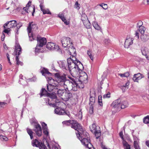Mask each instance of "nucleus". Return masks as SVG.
Returning a JSON list of instances; mask_svg holds the SVG:
<instances>
[{
	"label": "nucleus",
	"instance_id": "obj_51",
	"mask_svg": "<svg viewBox=\"0 0 149 149\" xmlns=\"http://www.w3.org/2000/svg\"><path fill=\"white\" fill-rule=\"evenodd\" d=\"M22 25V23L21 22H19L17 24L16 26H17V32H18V29H19Z\"/></svg>",
	"mask_w": 149,
	"mask_h": 149
},
{
	"label": "nucleus",
	"instance_id": "obj_6",
	"mask_svg": "<svg viewBox=\"0 0 149 149\" xmlns=\"http://www.w3.org/2000/svg\"><path fill=\"white\" fill-rule=\"evenodd\" d=\"M66 76V74H60L58 73L55 74L56 79L57 80L59 85L61 86L64 85L65 82L67 80Z\"/></svg>",
	"mask_w": 149,
	"mask_h": 149
},
{
	"label": "nucleus",
	"instance_id": "obj_23",
	"mask_svg": "<svg viewBox=\"0 0 149 149\" xmlns=\"http://www.w3.org/2000/svg\"><path fill=\"white\" fill-rule=\"evenodd\" d=\"M133 40L134 39L133 38H127L125 42V48H128L130 45L133 44Z\"/></svg>",
	"mask_w": 149,
	"mask_h": 149
},
{
	"label": "nucleus",
	"instance_id": "obj_48",
	"mask_svg": "<svg viewBox=\"0 0 149 149\" xmlns=\"http://www.w3.org/2000/svg\"><path fill=\"white\" fill-rule=\"evenodd\" d=\"M68 77L69 79V80L70 81H71L72 83L74 84L76 82V81L75 80V79L73 78L70 77L68 76Z\"/></svg>",
	"mask_w": 149,
	"mask_h": 149
},
{
	"label": "nucleus",
	"instance_id": "obj_49",
	"mask_svg": "<svg viewBox=\"0 0 149 149\" xmlns=\"http://www.w3.org/2000/svg\"><path fill=\"white\" fill-rule=\"evenodd\" d=\"M93 105H91L90 107L89 112L91 114H92L93 113Z\"/></svg>",
	"mask_w": 149,
	"mask_h": 149
},
{
	"label": "nucleus",
	"instance_id": "obj_22",
	"mask_svg": "<svg viewBox=\"0 0 149 149\" xmlns=\"http://www.w3.org/2000/svg\"><path fill=\"white\" fill-rule=\"evenodd\" d=\"M64 94L62 98L65 101H68L72 97V94L71 93L67 92L66 91Z\"/></svg>",
	"mask_w": 149,
	"mask_h": 149
},
{
	"label": "nucleus",
	"instance_id": "obj_41",
	"mask_svg": "<svg viewBox=\"0 0 149 149\" xmlns=\"http://www.w3.org/2000/svg\"><path fill=\"white\" fill-rule=\"evenodd\" d=\"M129 73L128 72H126L124 74L120 73L118 74V75L121 77H127L129 76Z\"/></svg>",
	"mask_w": 149,
	"mask_h": 149
},
{
	"label": "nucleus",
	"instance_id": "obj_64",
	"mask_svg": "<svg viewBox=\"0 0 149 149\" xmlns=\"http://www.w3.org/2000/svg\"><path fill=\"white\" fill-rule=\"evenodd\" d=\"M110 42V40L108 39H105V40H104V42H105V43H108L109 42Z\"/></svg>",
	"mask_w": 149,
	"mask_h": 149
},
{
	"label": "nucleus",
	"instance_id": "obj_36",
	"mask_svg": "<svg viewBox=\"0 0 149 149\" xmlns=\"http://www.w3.org/2000/svg\"><path fill=\"white\" fill-rule=\"evenodd\" d=\"M26 131L28 133V134L29 135L30 138L31 139H33V132H32V130L30 129L29 128H27L26 129Z\"/></svg>",
	"mask_w": 149,
	"mask_h": 149
},
{
	"label": "nucleus",
	"instance_id": "obj_4",
	"mask_svg": "<svg viewBox=\"0 0 149 149\" xmlns=\"http://www.w3.org/2000/svg\"><path fill=\"white\" fill-rule=\"evenodd\" d=\"M84 133L86 136L85 137H84L83 139H82V137H81V134H80L79 138V139L82 144L84 145L86 148H88L89 149H92L93 148V145L90 143L89 137L88 134L85 132H84L83 133Z\"/></svg>",
	"mask_w": 149,
	"mask_h": 149
},
{
	"label": "nucleus",
	"instance_id": "obj_7",
	"mask_svg": "<svg viewBox=\"0 0 149 149\" xmlns=\"http://www.w3.org/2000/svg\"><path fill=\"white\" fill-rule=\"evenodd\" d=\"M22 49L21 47L19 44L16 43L15 46V51L16 52V64L17 65H23L22 62L19 61L18 56L20 55L22 52Z\"/></svg>",
	"mask_w": 149,
	"mask_h": 149
},
{
	"label": "nucleus",
	"instance_id": "obj_39",
	"mask_svg": "<svg viewBox=\"0 0 149 149\" xmlns=\"http://www.w3.org/2000/svg\"><path fill=\"white\" fill-rule=\"evenodd\" d=\"M83 24L88 29H90L91 27V24L88 20V22H83Z\"/></svg>",
	"mask_w": 149,
	"mask_h": 149
},
{
	"label": "nucleus",
	"instance_id": "obj_63",
	"mask_svg": "<svg viewBox=\"0 0 149 149\" xmlns=\"http://www.w3.org/2000/svg\"><path fill=\"white\" fill-rule=\"evenodd\" d=\"M75 5H76V8H78V9L79 8V6L80 5L78 3H77V2H76L75 3Z\"/></svg>",
	"mask_w": 149,
	"mask_h": 149
},
{
	"label": "nucleus",
	"instance_id": "obj_33",
	"mask_svg": "<svg viewBox=\"0 0 149 149\" xmlns=\"http://www.w3.org/2000/svg\"><path fill=\"white\" fill-rule=\"evenodd\" d=\"M40 97L42 96H47L48 95V93L47 91L45 88H42L40 93Z\"/></svg>",
	"mask_w": 149,
	"mask_h": 149
},
{
	"label": "nucleus",
	"instance_id": "obj_15",
	"mask_svg": "<svg viewBox=\"0 0 149 149\" xmlns=\"http://www.w3.org/2000/svg\"><path fill=\"white\" fill-rule=\"evenodd\" d=\"M46 47L49 50L56 51H58L59 49L58 45H56L55 43L52 42L48 43L46 45Z\"/></svg>",
	"mask_w": 149,
	"mask_h": 149
},
{
	"label": "nucleus",
	"instance_id": "obj_24",
	"mask_svg": "<svg viewBox=\"0 0 149 149\" xmlns=\"http://www.w3.org/2000/svg\"><path fill=\"white\" fill-rule=\"evenodd\" d=\"M59 67L63 70H67V64L65 61H58Z\"/></svg>",
	"mask_w": 149,
	"mask_h": 149
},
{
	"label": "nucleus",
	"instance_id": "obj_46",
	"mask_svg": "<svg viewBox=\"0 0 149 149\" xmlns=\"http://www.w3.org/2000/svg\"><path fill=\"white\" fill-rule=\"evenodd\" d=\"M110 97V92H108L107 94H104L103 96V98H109Z\"/></svg>",
	"mask_w": 149,
	"mask_h": 149
},
{
	"label": "nucleus",
	"instance_id": "obj_55",
	"mask_svg": "<svg viewBox=\"0 0 149 149\" xmlns=\"http://www.w3.org/2000/svg\"><path fill=\"white\" fill-rule=\"evenodd\" d=\"M102 4H103V8L104 10H106L107 9L108 6L107 5V4L104 3H102Z\"/></svg>",
	"mask_w": 149,
	"mask_h": 149
},
{
	"label": "nucleus",
	"instance_id": "obj_58",
	"mask_svg": "<svg viewBox=\"0 0 149 149\" xmlns=\"http://www.w3.org/2000/svg\"><path fill=\"white\" fill-rule=\"evenodd\" d=\"M6 56L7 58L8 59V61L9 63H10V64L11 65V63L10 61V57H9V55L8 53H7L6 54Z\"/></svg>",
	"mask_w": 149,
	"mask_h": 149
},
{
	"label": "nucleus",
	"instance_id": "obj_3",
	"mask_svg": "<svg viewBox=\"0 0 149 149\" xmlns=\"http://www.w3.org/2000/svg\"><path fill=\"white\" fill-rule=\"evenodd\" d=\"M46 79L49 84L47 85V89L49 92H52L59 85L57 80L52 79L51 77H47Z\"/></svg>",
	"mask_w": 149,
	"mask_h": 149
},
{
	"label": "nucleus",
	"instance_id": "obj_11",
	"mask_svg": "<svg viewBox=\"0 0 149 149\" xmlns=\"http://www.w3.org/2000/svg\"><path fill=\"white\" fill-rule=\"evenodd\" d=\"M84 75L85 77L84 80H83L82 77L81 76L80 78V79L81 80H78V81L76 80V82L74 84V87L76 88L77 90L78 88H82L84 87V85L82 84V81H84L85 80L87 79V76L86 73H84Z\"/></svg>",
	"mask_w": 149,
	"mask_h": 149
},
{
	"label": "nucleus",
	"instance_id": "obj_44",
	"mask_svg": "<svg viewBox=\"0 0 149 149\" xmlns=\"http://www.w3.org/2000/svg\"><path fill=\"white\" fill-rule=\"evenodd\" d=\"M41 124L43 130L48 129L47 125L46 123L44 122H42Z\"/></svg>",
	"mask_w": 149,
	"mask_h": 149
},
{
	"label": "nucleus",
	"instance_id": "obj_61",
	"mask_svg": "<svg viewBox=\"0 0 149 149\" xmlns=\"http://www.w3.org/2000/svg\"><path fill=\"white\" fill-rule=\"evenodd\" d=\"M36 77H34L31 79H30V81H34L36 80Z\"/></svg>",
	"mask_w": 149,
	"mask_h": 149
},
{
	"label": "nucleus",
	"instance_id": "obj_53",
	"mask_svg": "<svg viewBox=\"0 0 149 149\" xmlns=\"http://www.w3.org/2000/svg\"><path fill=\"white\" fill-rule=\"evenodd\" d=\"M77 114L79 118H82V112L81 109L79 111Z\"/></svg>",
	"mask_w": 149,
	"mask_h": 149
},
{
	"label": "nucleus",
	"instance_id": "obj_52",
	"mask_svg": "<svg viewBox=\"0 0 149 149\" xmlns=\"http://www.w3.org/2000/svg\"><path fill=\"white\" fill-rule=\"evenodd\" d=\"M10 28L8 27L7 28V29H6L4 30L3 32L6 33H7L8 34V33H9V32H10Z\"/></svg>",
	"mask_w": 149,
	"mask_h": 149
},
{
	"label": "nucleus",
	"instance_id": "obj_31",
	"mask_svg": "<svg viewBox=\"0 0 149 149\" xmlns=\"http://www.w3.org/2000/svg\"><path fill=\"white\" fill-rule=\"evenodd\" d=\"M68 50L69 53L70 55L74 54L76 52L75 49L74 47L73 46V44H71L69 46L68 48Z\"/></svg>",
	"mask_w": 149,
	"mask_h": 149
},
{
	"label": "nucleus",
	"instance_id": "obj_1",
	"mask_svg": "<svg viewBox=\"0 0 149 149\" xmlns=\"http://www.w3.org/2000/svg\"><path fill=\"white\" fill-rule=\"evenodd\" d=\"M73 59L69 58L67 59V70H68L73 77L80 73L81 70L77 64L82 65V64L75 57H73Z\"/></svg>",
	"mask_w": 149,
	"mask_h": 149
},
{
	"label": "nucleus",
	"instance_id": "obj_32",
	"mask_svg": "<svg viewBox=\"0 0 149 149\" xmlns=\"http://www.w3.org/2000/svg\"><path fill=\"white\" fill-rule=\"evenodd\" d=\"M142 41L144 42L147 41L149 39V36L146 34H142L140 36Z\"/></svg>",
	"mask_w": 149,
	"mask_h": 149
},
{
	"label": "nucleus",
	"instance_id": "obj_16",
	"mask_svg": "<svg viewBox=\"0 0 149 149\" xmlns=\"http://www.w3.org/2000/svg\"><path fill=\"white\" fill-rule=\"evenodd\" d=\"M34 127L35 129L34 131L37 135L38 136H41L42 134V129L40 126L36 122H34Z\"/></svg>",
	"mask_w": 149,
	"mask_h": 149
},
{
	"label": "nucleus",
	"instance_id": "obj_18",
	"mask_svg": "<svg viewBox=\"0 0 149 149\" xmlns=\"http://www.w3.org/2000/svg\"><path fill=\"white\" fill-rule=\"evenodd\" d=\"M17 25V22L16 20H13L7 22L4 25V29L6 26L9 27L10 28H13Z\"/></svg>",
	"mask_w": 149,
	"mask_h": 149
},
{
	"label": "nucleus",
	"instance_id": "obj_28",
	"mask_svg": "<svg viewBox=\"0 0 149 149\" xmlns=\"http://www.w3.org/2000/svg\"><path fill=\"white\" fill-rule=\"evenodd\" d=\"M142 23L141 21H139L137 25L139 27V30L141 34H143L144 33L145 28L143 26H142Z\"/></svg>",
	"mask_w": 149,
	"mask_h": 149
},
{
	"label": "nucleus",
	"instance_id": "obj_29",
	"mask_svg": "<svg viewBox=\"0 0 149 149\" xmlns=\"http://www.w3.org/2000/svg\"><path fill=\"white\" fill-rule=\"evenodd\" d=\"M42 1V0H41ZM42 1H41L40 5V6L41 9V10L43 12V13L44 14H51V13L50 12H49V10L48 9H44L43 6L42 4Z\"/></svg>",
	"mask_w": 149,
	"mask_h": 149
},
{
	"label": "nucleus",
	"instance_id": "obj_27",
	"mask_svg": "<svg viewBox=\"0 0 149 149\" xmlns=\"http://www.w3.org/2000/svg\"><path fill=\"white\" fill-rule=\"evenodd\" d=\"M55 113L59 115H64L65 111L61 108L58 107L54 110Z\"/></svg>",
	"mask_w": 149,
	"mask_h": 149
},
{
	"label": "nucleus",
	"instance_id": "obj_20",
	"mask_svg": "<svg viewBox=\"0 0 149 149\" xmlns=\"http://www.w3.org/2000/svg\"><path fill=\"white\" fill-rule=\"evenodd\" d=\"M120 137L123 140V143L124 148L125 149H130V146L124 140L123 138V135L122 132H121L119 134Z\"/></svg>",
	"mask_w": 149,
	"mask_h": 149
},
{
	"label": "nucleus",
	"instance_id": "obj_38",
	"mask_svg": "<svg viewBox=\"0 0 149 149\" xmlns=\"http://www.w3.org/2000/svg\"><path fill=\"white\" fill-rule=\"evenodd\" d=\"M81 19L83 22H88L87 17L85 14L83 15H82Z\"/></svg>",
	"mask_w": 149,
	"mask_h": 149
},
{
	"label": "nucleus",
	"instance_id": "obj_21",
	"mask_svg": "<svg viewBox=\"0 0 149 149\" xmlns=\"http://www.w3.org/2000/svg\"><path fill=\"white\" fill-rule=\"evenodd\" d=\"M144 77L143 75L140 73L134 74L132 78V79L134 82H138L139 80Z\"/></svg>",
	"mask_w": 149,
	"mask_h": 149
},
{
	"label": "nucleus",
	"instance_id": "obj_30",
	"mask_svg": "<svg viewBox=\"0 0 149 149\" xmlns=\"http://www.w3.org/2000/svg\"><path fill=\"white\" fill-rule=\"evenodd\" d=\"M58 16L63 21L64 23L66 25H68L69 24L68 22L67 21L65 17H64V14L63 13H61L58 15Z\"/></svg>",
	"mask_w": 149,
	"mask_h": 149
},
{
	"label": "nucleus",
	"instance_id": "obj_12",
	"mask_svg": "<svg viewBox=\"0 0 149 149\" xmlns=\"http://www.w3.org/2000/svg\"><path fill=\"white\" fill-rule=\"evenodd\" d=\"M31 3V1H29L28 3L26 4V6L25 7H24L23 8V10L28 13L31 12L32 13V15L33 16L34 13L35 12V7L34 6H30Z\"/></svg>",
	"mask_w": 149,
	"mask_h": 149
},
{
	"label": "nucleus",
	"instance_id": "obj_43",
	"mask_svg": "<svg viewBox=\"0 0 149 149\" xmlns=\"http://www.w3.org/2000/svg\"><path fill=\"white\" fill-rule=\"evenodd\" d=\"M147 49L146 48L142 49L141 50L142 55L144 56L146 55L147 54Z\"/></svg>",
	"mask_w": 149,
	"mask_h": 149
},
{
	"label": "nucleus",
	"instance_id": "obj_17",
	"mask_svg": "<svg viewBox=\"0 0 149 149\" xmlns=\"http://www.w3.org/2000/svg\"><path fill=\"white\" fill-rule=\"evenodd\" d=\"M32 23H29V26L27 27L28 33V35L29 38V40L30 41L32 40V39L33 40L35 39V38L34 37V36L32 34L31 32L33 26H34L33 25H31ZM35 26V25H34Z\"/></svg>",
	"mask_w": 149,
	"mask_h": 149
},
{
	"label": "nucleus",
	"instance_id": "obj_9",
	"mask_svg": "<svg viewBox=\"0 0 149 149\" xmlns=\"http://www.w3.org/2000/svg\"><path fill=\"white\" fill-rule=\"evenodd\" d=\"M90 131L93 133H94L96 138L97 139L101 135V132L99 130L100 127L99 126H96L95 124H93L90 126Z\"/></svg>",
	"mask_w": 149,
	"mask_h": 149
},
{
	"label": "nucleus",
	"instance_id": "obj_56",
	"mask_svg": "<svg viewBox=\"0 0 149 149\" xmlns=\"http://www.w3.org/2000/svg\"><path fill=\"white\" fill-rule=\"evenodd\" d=\"M7 103L5 102H0V107H4V106Z\"/></svg>",
	"mask_w": 149,
	"mask_h": 149
},
{
	"label": "nucleus",
	"instance_id": "obj_19",
	"mask_svg": "<svg viewBox=\"0 0 149 149\" xmlns=\"http://www.w3.org/2000/svg\"><path fill=\"white\" fill-rule=\"evenodd\" d=\"M65 91V90H61V89L58 90V88H57L55 89H54L52 92L54 94L57 95L59 97H63V94H64Z\"/></svg>",
	"mask_w": 149,
	"mask_h": 149
},
{
	"label": "nucleus",
	"instance_id": "obj_25",
	"mask_svg": "<svg viewBox=\"0 0 149 149\" xmlns=\"http://www.w3.org/2000/svg\"><path fill=\"white\" fill-rule=\"evenodd\" d=\"M90 97L89 99L90 103L89 104L91 105H93L95 102L94 97L95 96V92H92L90 91Z\"/></svg>",
	"mask_w": 149,
	"mask_h": 149
},
{
	"label": "nucleus",
	"instance_id": "obj_14",
	"mask_svg": "<svg viewBox=\"0 0 149 149\" xmlns=\"http://www.w3.org/2000/svg\"><path fill=\"white\" fill-rule=\"evenodd\" d=\"M32 144L33 146L39 147L40 149H45L46 147L44 143L36 139L33 141Z\"/></svg>",
	"mask_w": 149,
	"mask_h": 149
},
{
	"label": "nucleus",
	"instance_id": "obj_47",
	"mask_svg": "<svg viewBox=\"0 0 149 149\" xmlns=\"http://www.w3.org/2000/svg\"><path fill=\"white\" fill-rule=\"evenodd\" d=\"M129 85V83L128 82H127L125 84L121 86V88L123 89V88H125V89H127L128 88V86Z\"/></svg>",
	"mask_w": 149,
	"mask_h": 149
},
{
	"label": "nucleus",
	"instance_id": "obj_26",
	"mask_svg": "<svg viewBox=\"0 0 149 149\" xmlns=\"http://www.w3.org/2000/svg\"><path fill=\"white\" fill-rule=\"evenodd\" d=\"M134 141V147L135 149H140L139 145V141L138 139L135 136H133Z\"/></svg>",
	"mask_w": 149,
	"mask_h": 149
},
{
	"label": "nucleus",
	"instance_id": "obj_35",
	"mask_svg": "<svg viewBox=\"0 0 149 149\" xmlns=\"http://www.w3.org/2000/svg\"><path fill=\"white\" fill-rule=\"evenodd\" d=\"M93 25L94 28L96 30H100L101 28L100 26L97 24V22H94L93 23Z\"/></svg>",
	"mask_w": 149,
	"mask_h": 149
},
{
	"label": "nucleus",
	"instance_id": "obj_42",
	"mask_svg": "<svg viewBox=\"0 0 149 149\" xmlns=\"http://www.w3.org/2000/svg\"><path fill=\"white\" fill-rule=\"evenodd\" d=\"M98 102L100 105L102 106V97L101 95L99 96L98 97Z\"/></svg>",
	"mask_w": 149,
	"mask_h": 149
},
{
	"label": "nucleus",
	"instance_id": "obj_8",
	"mask_svg": "<svg viewBox=\"0 0 149 149\" xmlns=\"http://www.w3.org/2000/svg\"><path fill=\"white\" fill-rule=\"evenodd\" d=\"M74 84L70 81L69 80L67 79L64 82V85L61 86L63 87L65 89L68 91L72 90L74 91H77L76 87H74Z\"/></svg>",
	"mask_w": 149,
	"mask_h": 149
},
{
	"label": "nucleus",
	"instance_id": "obj_40",
	"mask_svg": "<svg viewBox=\"0 0 149 149\" xmlns=\"http://www.w3.org/2000/svg\"><path fill=\"white\" fill-rule=\"evenodd\" d=\"M143 121L145 124L149 123V115H148L144 118Z\"/></svg>",
	"mask_w": 149,
	"mask_h": 149
},
{
	"label": "nucleus",
	"instance_id": "obj_54",
	"mask_svg": "<svg viewBox=\"0 0 149 149\" xmlns=\"http://www.w3.org/2000/svg\"><path fill=\"white\" fill-rule=\"evenodd\" d=\"M43 132L44 134L46 136H48L49 135V132L48 129L43 130Z\"/></svg>",
	"mask_w": 149,
	"mask_h": 149
},
{
	"label": "nucleus",
	"instance_id": "obj_13",
	"mask_svg": "<svg viewBox=\"0 0 149 149\" xmlns=\"http://www.w3.org/2000/svg\"><path fill=\"white\" fill-rule=\"evenodd\" d=\"M121 102V100L119 99L115 100L111 104V107L114 109L116 110L120 109Z\"/></svg>",
	"mask_w": 149,
	"mask_h": 149
},
{
	"label": "nucleus",
	"instance_id": "obj_60",
	"mask_svg": "<svg viewBox=\"0 0 149 149\" xmlns=\"http://www.w3.org/2000/svg\"><path fill=\"white\" fill-rule=\"evenodd\" d=\"M5 37V34L4 33H3L2 35L1 36V40L2 41H3Z\"/></svg>",
	"mask_w": 149,
	"mask_h": 149
},
{
	"label": "nucleus",
	"instance_id": "obj_62",
	"mask_svg": "<svg viewBox=\"0 0 149 149\" xmlns=\"http://www.w3.org/2000/svg\"><path fill=\"white\" fill-rule=\"evenodd\" d=\"M48 104L51 106L53 107H54L55 106V104H54L50 103L49 102H48Z\"/></svg>",
	"mask_w": 149,
	"mask_h": 149
},
{
	"label": "nucleus",
	"instance_id": "obj_50",
	"mask_svg": "<svg viewBox=\"0 0 149 149\" xmlns=\"http://www.w3.org/2000/svg\"><path fill=\"white\" fill-rule=\"evenodd\" d=\"M87 53L91 59L93 60V57L91 55V52L90 51H88L87 52Z\"/></svg>",
	"mask_w": 149,
	"mask_h": 149
},
{
	"label": "nucleus",
	"instance_id": "obj_59",
	"mask_svg": "<svg viewBox=\"0 0 149 149\" xmlns=\"http://www.w3.org/2000/svg\"><path fill=\"white\" fill-rule=\"evenodd\" d=\"M65 114H66L69 117L70 116V114L69 112L68 111H65V113H64V115H65Z\"/></svg>",
	"mask_w": 149,
	"mask_h": 149
},
{
	"label": "nucleus",
	"instance_id": "obj_34",
	"mask_svg": "<svg viewBox=\"0 0 149 149\" xmlns=\"http://www.w3.org/2000/svg\"><path fill=\"white\" fill-rule=\"evenodd\" d=\"M128 106V103L127 101H124L121 103V109H124Z\"/></svg>",
	"mask_w": 149,
	"mask_h": 149
},
{
	"label": "nucleus",
	"instance_id": "obj_10",
	"mask_svg": "<svg viewBox=\"0 0 149 149\" xmlns=\"http://www.w3.org/2000/svg\"><path fill=\"white\" fill-rule=\"evenodd\" d=\"M61 41L63 46L64 47L68 48L70 45L73 44L71 39L69 37H63L61 39Z\"/></svg>",
	"mask_w": 149,
	"mask_h": 149
},
{
	"label": "nucleus",
	"instance_id": "obj_5",
	"mask_svg": "<svg viewBox=\"0 0 149 149\" xmlns=\"http://www.w3.org/2000/svg\"><path fill=\"white\" fill-rule=\"evenodd\" d=\"M38 44L35 48V51L38 53L40 52L41 48L45 45L47 42L46 39L44 38L37 37Z\"/></svg>",
	"mask_w": 149,
	"mask_h": 149
},
{
	"label": "nucleus",
	"instance_id": "obj_37",
	"mask_svg": "<svg viewBox=\"0 0 149 149\" xmlns=\"http://www.w3.org/2000/svg\"><path fill=\"white\" fill-rule=\"evenodd\" d=\"M40 72L43 75L45 74H51V73L49 72L48 70L45 68H43L41 70Z\"/></svg>",
	"mask_w": 149,
	"mask_h": 149
},
{
	"label": "nucleus",
	"instance_id": "obj_2",
	"mask_svg": "<svg viewBox=\"0 0 149 149\" xmlns=\"http://www.w3.org/2000/svg\"><path fill=\"white\" fill-rule=\"evenodd\" d=\"M63 124H66L67 125H69L70 124H71V127L77 130V132H76L77 135L79 139H80L79 137L80 134L82 135V134L84 132H83L82 126L76 121L71 120H67L63 122Z\"/></svg>",
	"mask_w": 149,
	"mask_h": 149
},
{
	"label": "nucleus",
	"instance_id": "obj_45",
	"mask_svg": "<svg viewBox=\"0 0 149 149\" xmlns=\"http://www.w3.org/2000/svg\"><path fill=\"white\" fill-rule=\"evenodd\" d=\"M0 139L2 141H7L8 139V138L7 137L3 136V135H0Z\"/></svg>",
	"mask_w": 149,
	"mask_h": 149
},
{
	"label": "nucleus",
	"instance_id": "obj_57",
	"mask_svg": "<svg viewBox=\"0 0 149 149\" xmlns=\"http://www.w3.org/2000/svg\"><path fill=\"white\" fill-rule=\"evenodd\" d=\"M52 149H60L58 145H54L52 147Z\"/></svg>",
	"mask_w": 149,
	"mask_h": 149
}]
</instances>
